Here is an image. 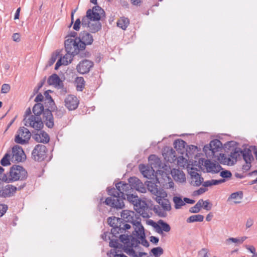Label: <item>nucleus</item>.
<instances>
[{"label":"nucleus","instance_id":"nucleus-1","mask_svg":"<svg viewBox=\"0 0 257 257\" xmlns=\"http://www.w3.org/2000/svg\"><path fill=\"white\" fill-rule=\"evenodd\" d=\"M107 221L112 227V237L118 238L120 241L123 244V247H131L137 244V240L133 238V235L128 230L131 227L130 224L115 216L108 217Z\"/></svg>","mask_w":257,"mask_h":257},{"label":"nucleus","instance_id":"nucleus-2","mask_svg":"<svg viewBox=\"0 0 257 257\" xmlns=\"http://www.w3.org/2000/svg\"><path fill=\"white\" fill-rule=\"evenodd\" d=\"M48 108L44 109V106L41 103H37L33 108L34 115H31L27 119L25 118L26 123L37 131L41 130L44 126V123L50 128L54 125L53 115L51 110Z\"/></svg>","mask_w":257,"mask_h":257},{"label":"nucleus","instance_id":"nucleus-3","mask_svg":"<svg viewBox=\"0 0 257 257\" xmlns=\"http://www.w3.org/2000/svg\"><path fill=\"white\" fill-rule=\"evenodd\" d=\"M116 188L108 189L109 197L106 198L104 203L111 207L121 209L124 206L123 200L125 196L132 192L131 183L119 182L115 184Z\"/></svg>","mask_w":257,"mask_h":257},{"label":"nucleus","instance_id":"nucleus-4","mask_svg":"<svg viewBox=\"0 0 257 257\" xmlns=\"http://www.w3.org/2000/svg\"><path fill=\"white\" fill-rule=\"evenodd\" d=\"M137 223L139 225V228H135L133 232V238L137 241V244L131 247H123L124 251L128 255L135 257V255H139L134 249V247H137L139 244H141L145 247L149 246V243L146 239L144 228L143 225H140L138 222Z\"/></svg>","mask_w":257,"mask_h":257},{"label":"nucleus","instance_id":"nucleus-5","mask_svg":"<svg viewBox=\"0 0 257 257\" xmlns=\"http://www.w3.org/2000/svg\"><path fill=\"white\" fill-rule=\"evenodd\" d=\"M127 201L134 206L135 209L144 218H149V209L147 203L142 201L137 195L130 193L126 196Z\"/></svg>","mask_w":257,"mask_h":257},{"label":"nucleus","instance_id":"nucleus-6","mask_svg":"<svg viewBox=\"0 0 257 257\" xmlns=\"http://www.w3.org/2000/svg\"><path fill=\"white\" fill-rule=\"evenodd\" d=\"M123 221L128 223H131L135 228H139V225L137 223V222L139 223L140 225L141 224V219L139 215L135 213L134 211L128 210H124L121 213V218Z\"/></svg>","mask_w":257,"mask_h":257},{"label":"nucleus","instance_id":"nucleus-7","mask_svg":"<svg viewBox=\"0 0 257 257\" xmlns=\"http://www.w3.org/2000/svg\"><path fill=\"white\" fill-rule=\"evenodd\" d=\"M9 173L12 182L18 180H24L28 177L27 171L23 167L19 165H13L11 168Z\"/></svg>","mask_w":257,"mask_h":257},{"label":"nucleus","instance_id":"nucleus-8","mask_svg":"<svg viewBox=\"0 0 257 257\" xmlns=\"http://www.w3.org/2000/svg\"><path fill=\"white\" fill-rule=\"evenodd\" d=\"M80 42L77 39L68 38L65 41V50L68 54L75 56L79 53L80 50H83L79 47Z\"/></svg>","mask_w":257,"mask_h":257},{"label":"nucleus","instance_id":"nucleus-9","mask_svg":"<svg viewBox=\"0 0 257 257\" xmlns=\"http://www.w3.org/2000/svg\"><path fill=\"white\" fill-rule=\"evenodd\" d=\"M31 134L29 130L25 127H21L17 132L15 136V141L17 144L24 145L27 144L30 138Z\"/></svg>","mask_w":257,"mask_h":257},{"label":"nucleus","instance_id":"nucleus-10","mask_svg":"<svg viewBox=\"0 0 257 257\" xmlns=\"http://www.w3.org/2000/svg\"><path fill=\"white\" fill-rule=\"evenodd\" d=\"M26 183H22L18 187L12 185H7L0 190V197L3 198L10 197L13 196L17 190H21L26 186Z\"/></svg>","mask_w":257,"mask_h":257},{"label":"nucleus","instance_id":"nucleus-11","mask_svg":"<svg viewBox=\"0 0 257 257\" xmlns=\"http://www.w3.org/2000/svg\"><path fill=\"white\" fill-rule=\"evenodd\" d=\"M47 149L44 145H36L32 153V158L35 161L41 162L46 157Z\"/></svg>","mask_w":257,"mask_h":257},{"label":"nucleus","instance_id":"nucleus-12","mask_svg":"<svg viewBox=\"0 0 257 257\" xmlns=\"http://www.w3.org/2000/svg\"><path fill=\"white\" fill-rule=\"evenodd\" d=\"M12 161L14 162H21L25 161L26 156L22 148L18 145H15L12 148Z\"/></svg>","mask_w":257,"mask_h":257},{"label":"nucleus","instance_id":"nucleus-13","mask_svg":"<svg viewBox=\"0 0 257 257\" xmlns=\"http://www.w3.org/2000/svg\"><path fill=\"white\" fill-rule=\"evenodd\" d=\"M78 40V42H80L79 47L84 50L86 45H91L93 42V36L85 31L80 33Z\"/></svg>","mask_w":257,"mask_h":257},{"label":"nucleus","instance_id":"nucleus-14","mask_svg":"<svg viewBox=\"0 0 257 257\" xmlns=\"http://www.w3.org/2000/svg\"><path fill=\"white\" fill-rule=\"evenodd\" d=\"M241 156L245 164L242 166V169L243 171H248L251 167V162L254 160L252 155L251 151L249 149H244L242 150Z\"/></svg>","mask_w":257,"mask_h":257},{"label":"nucleus","instance_id":"nucleus-15","mask_svg":"<svg viewBox=\"0 0 257 257\" xmlns=\"http://www.w3.org/2000/svg\"><path fill=\"white\" fill-rule=\"evenodd\" d=\"M93 66V62L85 59L79 63L77 65L76 69L79 73L84 74L88 73Z\"/></svg>","mask_w":257,"mask_h":257},{"label":"nucleus","instance_id":"nucleus-16","mask_svg":"<svg viewBox=\"0 0 257 257\" xmlns=\"http://www.w3.org/2000/svg\"><path fill=\"white\" fill-rule=\"evenodd\" d=\"M204 167L208 173L212 174L218 173L222 169L221 166L216 162H212L210 160H205L204 161Z\"/></svg>","mask_w":257,"mask_h":257},{"label":"nucleus","instance_id":"nucleus-17","mask_svg":"<svg viewBox=\"0 0 257 257\" xmlns=\"http://www.w3.org/2000/svg\"><path fill=\"white\" fill-rule=\"evenodd\" d=\"M128 182L131 183V188L135 189L141 193H145L146 188L141 180L136 177H130L128 179Z\"/></svg>","mask_w":257,"mask_h":257},{"label":"nucleus","instance_id":"nucleus-18","mask_svg":"<svg viewBox=\"0 0 257 257\" xmlns=\"http://www.w3.org/2000/svg\"><path fill=\"white\" fill-rule=\"evenodd\" d=\"M78 104L79 100L73 95H68L65 99V105L69 110L76 109Z\"/></svg>","mask_w":257,"mask_h":257},{"label":"nucleus","instance_id":"nucleus-19","mask_svg":"<svg viewBox=\"0 0 257 257\" xmlns=\"http://www.w3.org/2000/svg\"><path fill=\"white\" fill-rule=\"evenodd\" d=\"M154 167H156L154 165ZM139 169L143 176L148 179H152L155 177V170L153 169V164H151V167L146 166L144 164L139 165Z\"/></svg>","mask_w":257,"mask_h":257},{"label":"nucleus","instance_id":"nucleus-20","mask_svg":"<svg viewBox=\"0 0 257 257\" xmlns=\"http://www.w3.org/2000/svg\"><path fill=\"white\" fill-rule=\"evenodd\" d=\"M47 83L49 85H53L57 89L64 87L63 81L57 74H53L48 79Z\"/></svg>","mask_w":257,"mask_h":257},{"label":"nucleus","instance_id":"nucleus-21","mask_svg":"<svg viewBox=\"0 0 257 257\" xmlns=\"http://www.w3.org/2000/svg\"><path fill=\"white\" fill-rule=\"evenodd\" d=\"M164 194L163 196L155 197V199L166 212L171 210V206L170 201L168 199L164 198Z\"/></svg>","mask_w":257,"mask_h":257},{"label":"nucleus","instance_id":"nucleus-22","mask_svg":"<svg viewBox=\"0 0 257 257\" xmlns=\"http://www.w3.org/2000/svg\"><path fill=\"white\" fill-rule=\"evenodd\" d=\"M147 185L149 191L156 197L163 196L165 194L163 190L159 189L157 184L152 181H147Z\"/></svg>","mask_w":257,"mask_h":257},{"label":"nucleus","instance_id":"nucleus-23","mask_svg":"<svg viewBox=\"0 0 257 257\" xmlns=\"http://www.w3.org/2000/svg\"><path fill=\"white\" fill-rule=\"evenodd\" d=\"M155 228L159 234H162L163 231L168 232L171 230L170 225L163 220H159L158 224H155Z\"/></svg>","mask_w":257,"mask_h":257},{"label":"nucleus","instance_id":"nucleus-24","mask_svg":"<svg viewBox=\"0 0 257 257\" xmlns=\"http://www.w3.org/2000/svg\"><path fill=\"white\" fill-rule=\"evenodd\" d=\"M191 178L192 179L191 183L196 186H200L203 181V178L201 177V175L194 169H192L190 173Z\"/></svg>","mask_w":257,"mask_h":257},{"label":"nucleus","instance_id":"nucleus-25","mask_svg":"<svg viewBox=\"0 0 257 257\" xmlns=\"http://www.w3.org/2000/svg\"><path fill=\"white\" fill-rule=\"evenodd\" d=\"M33 138L37 142L43 143H48L50 140L48 134L44 131H41L40 134H35Z\"/></svg>","mask_w":257,"mask_h":257},{"label":"nucleus","instance_id":"nucleus-26","mask_svg":"<svg viewBox=\"0 0 257 257\" xmlns=\"http://www.w3.org/2000/svg\"><path fill=\"white\" fill-rule=\"evenodd\" d=\"M171 175L175 181L183 182L186 180L185 175L182 171L174 169L171 171Z\"/></svg>","mask_w":257,"mask_h":257},{"label":"nucleus","instance_id":"nucleus-27","mask_svg":"<svg viewBox=\"0 0 257 257\" xmlns=\"http://www.w3.org/2000/svg\"><path fill=\"white\" fill-rule=\"evenodd\" d=\"M222 145L221 142L219 140H213L210 143V150L211 151L212 153L214 154L221 147Z\"/></svg>","mask_w":257,"mask_h":257},{"label":"nucleus","instance_id":"nucleus-28","mask_svg":"<svg viewBox=\"0 0 257 257\" xmlns=\"http://www.w3.org/2000/svg\"><path fill=\"white\" fill-rule=\"evenodd\" d=\"M242 150H241L240 148H236L234 149L233 151L230 152V154L229 155L230 158L228 159V161H231V159H232V162H236L237 160V159L239 158L242 154Z\"/></svg>","mask_w":257,"mask_h":257},{"label":"nucleus","instance_id":"nucleus-29","mask_svg":"<svg viewBox=\"0 0 257 257\" xmlns=\"http://www.w3.org/2000/svg\"><path fill=\"white\" fill-rule=\"evenodd\" d=\"M173 201L174 203V207L176 209H179L182 206L185 205L184 199L182 200V198L180 196H174L173 198Z\"/></svg>","mask_w":257,"mask_h":257},{"label":"nucleus","instance_id":"nucleus-30","mask_svg":"<svg viewBox=\"0 0 257 257\" xmlns=\"http://www.w3.org/2000/svg\"><path fill=\"white\" fill-rule=\"evenodd\" d=\"M130 24L128 19L124 17L120 18L117 22V26L122 30H125Z\"/></svg>","mask_w":257,"mask_h":257},{"label":"nucleus","instance_id":"nucleus-31","mask_svg":"<svg viewBox=\"0 0 257 257\" xmlns=\"http://www.w3.org/2000/svg\"><path fill=\"white\" fill-rule=\"evenodd\" d=\"M173 145L177 150L181 151L185 149L186 143L183 140L177 139L174 141Z\"/></svg>","mask_w":257,"mask_h":257},{"label":"nucleus","instance_id":"nucleus-32","mask_svg":"<svg viewBox=\"0 0 257 257\" xmlns=\"http://www.w3.org/2000/svg\"><path fill=\"white\" fill-rule=\"evenodd\" d=\"M204 219V216L201 214L193 215L188 217L186 221L187 223H193L194 222H202Z\"/></svg>","mask_w":257,"mask_h":257},{"label":"nucleus","instance_id":"nucleus-33","mask_svg":"<svg viewBox=\"0 0 257 257\" xmlns=\"http://www.w3.org/2000/svg\"><path fill=\"white\" fill-rule=\"evenodd\" d=\"M101 24L100 22H97L94 23H91L89 27V30L90 32L95 33L101 29Z\"/></svg>","mask_w":257,"mask_h":257},{"label":"nucleus","instance_id":"nucleus-34","mask_svg":"<svg viewBox=\"0 0 257 257\" xmlns=\"http://www.w3.org/2000/svg\"><path fill=\"white\" fill-rule=\"evenodd\" d=\"M90 10H87L86 12V15L85 16L83 17L82 19L81 24L83 27H88L90 24Z\"/></svg>","mask_w":257,"mask_h":257},{"label":"nucleus","instance_id":"nucleus-35","mask_svg":"<svg viewBox=\"0 0 257 257\" xmlns=\"http://www.w3.org/2000/svg\"><path fill=\"white\" fill-rule=\"evenodd\" d=\"M51 92V90H47L44 92V95H45V103H48L49 104V106H48L49 108H50L51 109L53 108V105H55V103L54 100H53L52 97L49 94V92Z\"/></svg>","mask_w":257,"mask_h":257},{"label":"nucleus","instance_id":"nucleus-36","mask_svg":"<svg viewBox=\"0 0 257 257\" xmlns=\"http://www.w3.org/2000/svg\"><path fill=\"white\" fill-rule=\"evenodd\" d=\"M78 91H82L85 86V81L82 77H77L75 80Z\"/></svg>","mask_w":257,"mask_h":257},{"label":"nucleus","instance_id":"nucleus-37","mask_svg":"<svg viewBox=\"0 0 257 257\" xmlns=\"http://www.w3.org/2000/svg\"><path fill=\"white\" fill-rule=\"evenodd\" d=\"M153 211L156 214L161 217H165L167 215V212L159 205H155L153 207Z\"/></svg>","mask_w":257,"mask_h":257},{"label":"nucleus","instance_id":"nucleus-38","mask_svg":"<svg viewBox=\"0 0 257 257\" xmlns=\"http://www.w3.org/2000/svg\"><path fill=\"white\" fill-rule=\"evenodd\" d=\"M11 155V151H8V152L4 155L1 161V164L2 166H8L11 164L10 160Z\"/></svg>","mask_w":257,"mask_h":257},{"label":"nucleus","instance_id":"nucleus-39","mask_svg":"<svg viewBox=\"0 0 257 257\" xmlns=\"http://www.w3.org/2000/svg\"><path fill=\"white\" fill-rule=\"evenodd\" d=\"M88 10H90L91 11L90 12V20L93 21H98L101 18H104L105 16H102L101 14H99V13H97L93 11L92 9H89Z\"/></svg>","mask_w":257,"mask_h":257},{"label":"nucleus","instance_id":"nucleus-40","mask_svg":"<svg viewBox=\"0 0 257 257\" xmlns=\"http://www.w3.org/2000/svg\"><path fill=\"white\" fill-rule=\"evenodd\" d=\"M202 199H200L197 203L193 207L189 209V211L191 213H196L200 211L201 207H202Z\"/></svg>","mask_w":257,"mask_h":257},{"label":"nucleus","instance_id":"nucleus-41","mask_svg":"<svg viewBox=\"0 0 257 257\" xmlns=\"http://www.w3.org/2000/svg\"><path fill=\"white\" fill-rule=\"evenodd\" d=\"M52 109V110L51 111L54 113L55 117L58 118H62L65 112V110L63 107L56 108V109H53V108Z\"/></svg>","mask_w":257,"mask_h":257},{"label":"nucleus","instance_id":"nucleus-42","mask_svg":"<svg viewBox=\"0 0 257 257\" xmlns=\"http://www.w3.org/2000/svg\"><path fill=\"white\" fill-rule=\"evenodd\" d=\"M73 56L71 54L67 53L63 57H61L62 60V61L63 62V65H67L70 63L72 60Z\"/></svg>","mask_w":257,"mask_h":257},{"label":"nucleus","instance_id":"nucleus-43","mask_svg":"<svg viewBox=\"0 0 257 257\" xmlns=\"http://www.w3.org/2000/svg\"><path fill=\"white\" fill-rule=\"evenodd\" d=\"M151 252L152 253L155 257H159L163 253L164 250L161 247L158 246L153 248L151 250Z\"/></svg>","mask_w":257,"mask_h":257},{"label":"nucleus","instance_id":"nucleus-44","mask_svg":"<svg viewBox=\"0 0 257 257\" xmlns=\"http://www.w3.org/2000/svg\"><path fill=\"white\" fill-rule=\"evenodd\" d=\"M243 197V193L242 191L232 193L228 197V201L230 199L241 200Z\"/></svg>","mask_w":257,"mask_h":257},{"label":"nucleus","instance_id":"nucleus-45","mask_svg":"<svg viewBox=\"0 0 257 257\" xmlns=\"http://www.w3.org/2000/svg\"><path fill=\"white\" fill-rule=\"evenodd\" d=\"M113 237L110 236H108V239L110 240L109 246L111 247L118 248L119 245L118 238H113Z\"/></svg>","mask_w":257,"mask_h":257},{"label":"nucleus","instance_id":"nucleus-46","mask_svg":"<svg viewBox=\"0 0 257 257\" xmlns=\"http://www.w3.org/2000/svg\"><path fill=\"white\" fill-rule=\"evenodd\" d=\"M209 252L208 248H203L198 251V254L201 257H209Z\"/></svg>","mask_w":257,"mask_h":257},{"label":"nucleus","instance_id":"nucleus-47","mask_svg":"<svg viewBox=\"0 0 257 257\" xmlns=\"http://www.w3.org/2000/svg\"><path fill=\"white\" fill-rule=\"evenodd\" d=\"M202 206L203 208L207 211L211 210L212 205L208 200L203 201L202 200Z\"/></svg>","mask_w":257,"mask_h":257},{"label":"nucleus","instance_id":"nucleus-48","mask_svg":"<svg viewBox=\"0 0 257 257\" xmlns=\"http://www.w3.org/2000/svg\"><path fill=\"white\" fill-rule=\"evenodd\" d=\"M220 176L222 178H230L232 176V174L230 171L228 170L222 171L220 173Z\"/></svg>","mask_w":257,"mask_h":257},{"label":"nucleus","instance_id":"nucleus-49","mask_svg":"<svg viewBox=\"0 0 257 257\" xmlns=\"http://www.w3.org/2000/svg\"><path fill=\"white\" fill-rule=\"evenodd\" d=\"M8 209V206L6 204H0V217H2L5 214Z\"/></svg>","mask_w":257,"mask_h":257},{"label":"nucleus","instance_id":"nucleus-50","mask_svg":"<svg viewBox=\"0 0 257 257\" xmlns=\"http://www.w3.org/2000/svg\"><path fill=\"white\" fill-rule=\"evenodd\" d=\"M92 9L93 10V11L95 12L101 14L102 16H105V12L100 7L96 6L93 7Z\"/></svg>","mask_w":257,"mask_h":257},{"label":"nucleus","instance_id":"nucleus-51","mask_svg":"<svg viewBox=\"0 0 257 257\" xmlns=\"http://www.w3.org/2000/svg\"><path fill=\"white\" fill-rule=\"evenodd\" d=\"M11 87L8 84H4L2 86L1 93H7L10 90Z\"/></svg>","mask_w":257,"mask_h":257},{"label":"nucleus","instance_id":"nucleus-52","mask_svg":"<svg viewBox=\"0 0 257 257\" xmlns=\"http://www.w3.org/2000/svg\"><path fill=\"white\" fill-rule=\"evenodd\" d=\"M57 55L56 54H52L50 59H49V61H48V65L49 66H51V65H52L54 62L56 61V59H57Z\"/></svg>","mask_w":257,"mask_h":257},{"label":"nucleus","instance_id":"nucleus-53","mask_svg":"<svg viewBox=\"0 0 257 257\" xmlns=\"http://www.w3.org/2000/svg\"><path fill=\"white\" fill-rule=\"evenodd\" d=\"M80 24H81V21H80V19H77L76 20V21L74 24L73 28V29L75 30V31H79L80 29Z\"/></svg>","mask_w":257,"mask_h":257},{"label":"nucleus","instance_id":"nucleus-54","mask_svg":"<svg viewBox=\"0 0 257 257\" xmlns=\"http://www.w3.org/2000/svg\"><path fill=\"white\" fill-rule=\"evenodd\" d=\"M225 181V180L224 179H221L219 180H211V183L212 184V185H218L219 184H221L222 183H223Z\"/></svg>","mask_w":257,"mask_h":257},{"label":"nucleus","instance_id":"nucleus-55","mask_svg":"<svg viewBox=\"0 0 257 257\" xmlns=\"http://www.w3.org/2000/svg\"><path fill=\"white\" fill-rule=\"evenodd\" d=\"M2 180L3 181L8 183L12 182L10 175H9V177H8L6 174H4L3 175V176L2 177Z\"/></svg>","mask_w":257,"mask_h":257},{"label":"nucleus","instance_id":"nucleus-56","mask_svg":"<svg viewBox=\"0 0 257 257\" xmlns=\"http://www.w3.org/2000/svg\"><path fill=\"white\" fill-rule=\"evenodd\" d=\"M150 240L153 243L155 244H157L159 241V239L158 237L151 236L150 237Z\"/></svg>","mask_w":257,"mask_h":257},{"label":"nucleus","instance_id":"nucleus-57","mask_svg":"<svg viewBox=\"0 0 257 257\" xmlns=\"http://www.w3.org/2000/svg\"><path fill=\"white\" fill-rule=\"evenodd\" d=\"M12 38L13 41L19 42L20 41V35L19 33H14L13 35Z\"/></svg>","mask_w":257,"mask_h":257},{"label":"nucleus","instance_id":"nucleus-58","mask_svg":"<svg viewBox=\"0 0 257 257\" xmlns=\"http://www.w3.org/2000/svg\"><path fill=\"white\" fill-rule=\"evenodd\" d=\"M152 160H154L156 164L159 163V159H158L155 155H151L149 157V161H150Z\"/></svg>","mask_w":257,"mask_h":257},{"label":"nucleus","instance_id":"nucleus-59","mask_svg":"<svg viewBox=\"0 0 257 257\" xmlns=\"http://www.w3.org/2000/svg\"><path fill=\"white\" fill-rule=\"evenodd\" d=\"M44 99V96L41 93H39L37 95V96L35 98V101L36 102H41Z\"/></svg>","mask_w":257,"mask_h":257},{"label":"nucleus","instance_id":"nucleus-60","mask_svg":"<svg viewBox=\"0 0 257 257\" xmlns=\"http://www.w3.org/2000/svg\"><path fill=\"white\" fill-rule=\"evenodd\" d=\"M253 223V220L251 219V218H248L247 221H246V228H249L250 227H251L252 224Z\"/></svg>","mask_w":257,"mask_h":257},{"label":"nucleus","instance_id":"nucleus-61","mask_svg":"<svg viewBox=\"0 0 257 257\" xmlns=\"http://www.w3.org/2000/svg\"><path fill=\"white\" fill-rule=\"evenodd\" d=\"M226 242L231 241L234 243H239V239L233 237H230L226 239Z\"/></svg>","mask_w":257,"mask_h":257},{"label":"nucleus","instance_id":"nucleus-62","mask_svg":"<svg viewBox=\"0 0 257 257\" xmlns=\"http://www.w3.org/2000/svg\"><path fill=\"white\" fill-rule=\"evenodd\" d=\"M62 60L61 59V58L58 60V61L57 62V63L55 65V70L58 69L60 66L63 65V62L62 61Z\"/></svg>","mask_w":257,"mask_h":257},{"label":"nucleus","instance_id":"nucleus-63","mask_svg":"<svg viewBox=\"0 0 257 257\" xmlns=\"http://www.w3.org/2000/svg\"><path fill=\"white\" fill-rule=\"evenodd\" d=\"M62 60L61 59V58L58 60V61L57 62V63L55 65V70L58 69L60 66L63 65V62L62 61Z\"/></svg>","mask_w":257,"mask_h":257},{"label":"nucleus","instance_id":"nucleus-64","mask_svg":"<svg viewBox=\"0 0 257 257\" xmlns=\"http://www.w3.org/2000/svg\"><path fill=\"white\" fill-rule=\"evenodd\" d=\"M245 247L246 248L248 249L251 253H254L255 252V248L253 246L246 245Z\"/></svg>","mask_w":257,"mask_h":257}]
</instances>
